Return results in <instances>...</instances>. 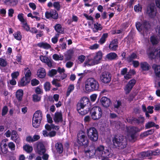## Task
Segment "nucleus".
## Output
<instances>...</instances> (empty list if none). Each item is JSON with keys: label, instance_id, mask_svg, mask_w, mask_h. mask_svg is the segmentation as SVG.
Segmentation results:
<instances>
[{"label": "nucleus", "instance_id": "1", "mask_svg": "<svg viewBox=\"0 0 160 160\" xmlns=\"http://www.w3.org/2000/svg\"><path fill=\"white\" fill-rule=\"evenodd\" d=\"M113 145L119 149L126 148L127 145L126 138L122 136L117 135L112 139Z\"/></svg>", "mask_w": 160, "mask_h": 160}, {"label": "nucleus", "instance_id": "2", "mask_svg": "<svg viewBox=\"0 0 160 160\" xmlns=\"http://www.w3.org/2000/svg\"><path fill=\"white\" fill-rule=\"evenodd\" d=\"M95 154L101 157L102 160H109V158L112 156L110 152L108 149H105L104 147L100 145L95 150Z\"/></svg>", "mask_w": 160, "mask_h": 160}, {"label": "nucleus", "instance_id": "3", "mask_svg": "<svg viewBox=\"0 0 160 160\" xmlns=\"http://www.w3.org/2000/svg\"><path fill=\"white\" fill-rule=\"evenodd\" d=\"M98 82L93 78H90L85 82V88L87 91L92 92L98 90L99 88Z\"/></svg>", "mask_w": 160, "mask_h": 160}, {"label": "nucleus", "instance_id": "4", "mask_svg": "<svg viewBox=\"0 0 160 160\" xmlns=\"http://www.w3.org/2000/svg\"><path fill=\"white\" fill-rule=\"evenodd\" d=\"M77 142L80 146L87 147L88 143V139L85 133L82 131H80L78 134Z\"/></svg>", "mask_w": 160, "mask_h": 160}, {"label": "nucleus", "instance_id": "5", "mask_svg": "<svg viewBox=\"0 0 160 160\" xmlns=\"http://www.w3.org/2000/svg\"><path fill=\"white\" fill-rule=\"evenodd\" d=\"M42 113L40 111H36L34 114L32 124L33 126L35 128H38L40 126L42 119Z\"/></svg>", "mask_w": 160, "mask_h": 160}, {"label": "nucleus", "instance_id": "6", "mask_svg": "<svg viewBox=\"0 0 160 160\" xmlns=\"http://www.w3.org/2000/svg\"><path fill=\"white\" fill-rule=\"evenodd\" d=\"M90 112L92 118L94 120L99 119L101 118L102 114L101 109L98 106L93 107L91 109Z\"/></svg>", "mask_w": 160, "mask_h": 160}, {"label": "nucleus", "instance_id": "7", "mask_svg": "<svg viewBox=\"0 0 160 160\" xmlns=\"http://www.w3.org/2000/svg\"><path fill=\"white\" fill-rule=\"evenodd\" d=\"M102 53L101 51L97 52L93 59H90L88 62H84V64H88L89 66H93L98 64L100 63V61L102 59Z\"/></svg>", "mask_w": 160, "mask_h": 160}, {"label": "nucleus", "instance_id": "8", "mask_svg": "<svg viewBox=\"0 0 160 160\" xmlns=\"http://www.w3.org/2000/svg\"><path fill=\"white\" fill-rule=\"evenodd\" d=\"M87 134L88 138L92 141H96L98 138L97 130L94 127H91L87 130Z\"/></svg>", "mask_w": 160, "mask_h": 160}, {"label": "nucleus", "instance_id": "9", "mask_svg": "<svg viewBox=\"0 0 160 160\" xmlns=\"http://www.w3.org/2000/svg\"><path fill=\"white\" fill-rule=\"evenodd\" d=\"M111 77V74L110 72L104 71L102 72L100 75V80L102 82L104 83H108L110 82Z\"/></svg>", "mask_w": 160, "mask_h": 160}, {"label": "nucleus", "instance_id": "10", "mask_svg": "<svg viewBox=\"0 0 160 160\" xmlns=\"http://www.w3.org/2000/svg\"><path fill=\"white\" fill-rule=\"evenodd\" d=\"M137 129V128L135 127L129 128L128 129V138L129 140L131 142H134L136 139L135 134Z\"/></svg>", "mask_w": 160, "mask_h": 160}, {"label": "nucleus", "instance_id": "11", "mask_svg": "<svg viewBox=\"0 0 160 160\" xmlns=\"http://www.w3.org/2000/svg\"><path fill=\"white\" fill-rule=\"evenodd\" d=\"M147 13L151 18H154L156 16V12L154 3H151L148 6Z\"/></svg>", "mask_w": 160, "mask_h": 160}, {"label": "nucleus", "instance_id": "12", "mask_svg": "<svg viewBox=\"0 0 160 160\" xmlns=\"http://www.w3.org/2000/svg\"><path fill=\"white\" fill-rule=\"evenodd\" d=\"M136 82V81L134 79H132L129 82L124 89L126 94H128L130 92Z\"/></svg>", "mask_w": 160, "mask_h": 160}, {"label": "nucleus", "instance_id": "13", "mask_svg": "<svg viewBox=\"0 0 160 160\" xmlns=\"http://www.w3.org/2000/svg\"><path fill=\"white\" fill-rule=\"evenodd\" d=\"M36 150L37 152L40 155H42L45 153L46 150L44 144L41 142L37 143Z\"/></svg>", "mask_w": 160, "mask_h": 160}, {"label": "nucleus", "instance_id": "14", "mask_svg": "<svg viewBox=\"0 0 160 160\" xmlns=\"http://www.w3.org/2000/svg\"><path fill=\"white\" fill-rule=\"evenodd\" d=\"M100 102L102 105L106 108L108 107L111 104L110 100L105 97H103L101 98Z\"/></svg>", "mask_w": 160, "mask_h": 160}, {"label": "nucleus", "instance_id": "15", "mask_svg": "<svg viewBox=\"0 0 160 160\" xmlns=\"http://www.w3.org/2000/svg\"><path fill=\"white\" fill-rule=\"evenodd\" d=\"M40 59L42 62L46 63L49 67H52V61L48 57L41 55L40 56Z\"/></svg>", "mask_w": 160, "mask_h": 160}, {"label": "nucleus", "instance_id": "16", "mask_svg": "<svg viewBox=\"0 0 160 160\" xmlns=\"http://www.w3.org/2000/svg\"><path fill=\"white\" fill-rule=\"evenodd\" d=\"M54 122L56 123L61 122L62 121V114L61 112H57L55 113L54 116L53 117Z\"/></svg>", "mask_w": 160, "mask_h": 160}, {"label": "nucleus", "instance_id": "17", "mask_svg": "<svg viewBox=\"0 0 160 160\" xmlns=\"http://www.w3.org/2000/svg\"><path fill=\"white\" fill-rule=\"evenodd\" d=\"M152 68L156 77L160 78V65L154 64L153 65Z\"/></svg>", "mask_w": 160, "mask_h": 160}, {"label": "nucleus", "instance_id": "18", "mask_svg": "<svg viewBox=\"0 0 160 160\" xmlns=\"http://www.w3.org/2000/svg\"><path fill=\"white\" fill-rule=\"evenodd\" d=\"M140 65L142 71H148L150 68V65L146 62H141L140 63Z\"/></svg>", "mask_w": 160, "mask_h": 160}, {"label": "nucleus", "instance_id": "19", "mask_svg": "<svg viewBox=\"0 0 160 160\" xmlns=\"http://www.w3.org/2000/svg\"><path fill=\"white\" fill-rule=\"evenodd\" d=\"M30 82L28 79H27L24 77H23L20 81L18 83V85L20 87H23L27 85Z\"/></svg>", "mask_w": 160, "mask_h": 160}, {"label": "nucleus", "instance_id": "20", "mask_svg": "<svg viewBox=\"0 0 160 160\" xmlns=\"http://www.w3.org/2000/svg\"><path fill=\"white\" fill-rule=\"evenodd\" d=\"M73 50L71 49L68 50L66 53L65 54V59L66 61L70 60L73 53Z\"/></svg>", "mask_w": 160, "mask_h": 160}, {"label": "nucleus", "instance_id": "21", "mask_svg": "<svg viewBox=\"0 0 160 160\" xmlns=\"http://www.w3.org/2000/svg\"><path fill=\"white\" fill-rule=\"evenodd\" d=\"M37 73L38 77L40 78H44L46 74L45 70L43 68H40Z\"/></svg>", "mask_w": 160, "mask_h": 160}, {"label": "nucleus", "instance_id": "22", "mask_svg": "<svg viewBox=\"0 0 160 160\" xmlns=\"http://www.w3.org/2000/svg\"><path fill=\"white\" fill-rule=\"evenodd\" d=\"M55 147L57 152L59 153H62L63 151V148L62 144L60 142H57L55 145Z\"/></svg>", "mask_w": 160, "mask_h": 160}, {"label": "nucleus", "instance_id": "23", "mask_svg": "<svg viewBox=\"0 0 160 160\" xmlns=\"http://www.w3.org/2000/svg\"><path fill=\"white\" fill-rule=\"evenodd\" d=\"M23 95V91L22 89L18 90L16 92V97L19 101H21L22 100Z\"/></svg>", "mask_w": 160, "mask_h": 160}, {"label": "nucleus", "instance_id": "24", "mask_svg": "<svg viewBox=\"0 0 160 160\" xmlns=\"http://www.w3.org/2000/svg\"><path fill=\"white\" fill-rule=\"evenodd\" d=\"M106 58L108 60H112L115 59L118 57L117 54L114 52H110L106 56Z\"/></svg>", "mask_w": 160, "mask_h": 160}, {"label": "nucleus", "instance_id": "25", "mask_svg": "<svg viewBox=\"0 0 160 160\" xmlns=\"http://www.w3.org/2000/svg\"><path fill=\"white\" fill-rule=\"evenodd\" d=\"M37 45L40 48H43L45 49H48L51 48V46L49 44L43 42L38 43Z\"/></svg>", "mask_w": 160, "mask_h": 160}, {"label": "nucleus", "instance_id": "26", "mask_svg": "<svg viewBox=\"0 0 160 160\" xmlns=\"http://www.w3.org/2000/svg\"><path fill=\"white\" fill-rule=\"evenodd\" d=\"M1 149L2 153L4 154H6L8 152L7 144L6 143H4L3 144L2 143H1Z\"/></svg>", "mask_w": 160, "mask_h": 160}, {"label": "nucleus", "instance_id": "27", "mask_svg": "<svg viewBox=\"0 0 160 160\" xmlns=\"http://www.w3.org/2000/svg\"><path fill=\"white\" fill-rule=\"evenodd\" d=\"M79 102L85 107L89 102V100L88 98L84 97L82 98Z\"/></svg>", "mask_w": 160, "mask_h": 160}, {"label": "nucleus", "instance_id": "28", "mask_svg": "<svg viewBox=\"0 0 160 160\" xmlns=\"http://www.w3.org/2000/svg\"><path fill=\"white\" fill-rule=\"evenodd\" d=\"M5 3L11 6L16 5L18 3V0H5Z\"/></svg>", "mask_w": 160, "mask_h": 160}, {"label": "nucleus", "instance_id": "29", "mask_svg": "<svg viewBox=\"0 0 160 160\" xmlns=\"http://www.w3.org/2000/svg\"><path fill=\"white\" fill-rule=\"evenodd\" d=\"M115 40H113L110 43L109 48L112 50H115L118 48V45L116 43Z\"/></svg>", "mask_w": 160, "mask_h": 160}, {"label": "nucleus", "instance_id": "30", "mask_svg": "<svg viewBox=\"0 0 160 160\" xmlns=\"http://www.w3.org/2000/svg\"><path fill=\"white\" fill-rule=\"evenodd\" d=\"M137 57L138 56L136 53H133L129 56L127 58V60L129 62H131L133 61V59L137 58Z\"/></svg>", "mask_w": 160, "mask_h": 160}, {"label": "nucleus", "instance_id": "31", "mask_svg": "<svg viewBox=\"0 0 160 160\" xmlns=\"http://www.w3.org/2000/svg\"><path fill=\"white\" fill-rule=\"evenodd\" d=\"M23 149L28 153L31 152L33 150L32 146L29 145H26L23 146Z\"/></svg>", "mask_w": 160, "mask_h": 160}, {"label": "nucleus", "instance_id": "32", "mask_svg": "<svg viewBox=\"0 0 160 160\" xmlns=\"http://www.w3.org/2000/svg\"><path fill=\"white\" fill-rule=\"evenodd\" d=\"M108 34L107 33H104L99 40L98 42L101 44H102L105 42L106 39L108 38Z\"/></svg>", "mask_w": 160, "mask_h": 160}, {"label": "nucleus", "instance_id": "33", "mask_svg": "<svg viewBox=\"0 0 160 160\" xmlns=\"http://www.w3.org/2000/svg\"><path fill=\"white\" fill-rule=\"evenodd\" d=\"M159 40L156 37L152 36L150 37V41L153 45L157 44L159 42Z\"/></svg>", "mask_w": 160, "mask_h": 160}, {"label": "nucleus", "instance_id": "34", "mask_svg": "<svg viewBox=\"0 0 160 160\" xmlns=\"http://www.w3.org/2000/svg\"><path fill=\"white\" fill-rule=\"evenodd\" d=\"M53 58L55 60H62L63 59V56L61 55H58L55 54L52 56Z\"/></svg>", "mask_w": 160, "mask_h": 160}, {"label": "nucleus", "instance_id": "35", "mask_svg": "<svg viewBox=\"0 0 160 160\" xmlns=\"http://www.w3.org/2000/svg\"><path fill=\"white\" fill-rule=\"evenodd\" d=\"M51 18L55 19H57L58 17V13L55 10H52L51 11Z\"/></svg>", "mask_w": 160, "mask_h": 160}, {"label": "nucleus", "instance_id": "36", "mask_svg": "<svg viewBox=\"0 0 160 160\" xmlns=\"http://www.w3.org/2000/svg\"><path fill=\"white\" fill-rule=\"evenodd\" d=\"M60 75L58 76H57V80L58 81H61L64 79L65 78L67 77V75L64 73H62V74H59Z\"/></svg>", "mask_w": 160, "mask_h": 160}, {"label": "nucleus", "instance_id": "37", "mask_svg": "<svg viewBox=\"0 0 160 160\" xmlns=\"http://www.w3.org/2000/svg\"><path fill=\"white\" fill-rule=\"evenodd\" d=\"M56 31L59 33H62L63 31L61 25L59 24H57L54 27Z\"/></svg>", "mask_w": 160, "mask_h": 160}, {"label": "nucleus", "instance_id": "38", "mask_svg": "<svg viewBox=\"0 0 160 160\" xmlns=\"http://www.w3.org/2000/svg\"><path fill=\"white\" fill-rule=\"evenodd\" d=\"M142 26L143 30H145V31H147L150 27L149 23L147 21H145L143 22L142 24Z\"/></svg>", "mask_w": 160, "mask_h": 160}, {"label": "nucleus", "instance_id": "39", "mask_svg": "<svg viewBox=\"0 0 160 160\" xmlns=\"http://www.w3.org/2000/svg\"><path fill=\"white\" fill-rule=\"evenodd\" d=\"M57 73V71L56 69H52L48 72V75L50 77H52L56 75Z\"/></svg>", "mask_w": 160, "mask_h": 160}, {"label": "nucleus", "instance_id": "40", "mask_svg": "<svg viewBox=\"0 0 160 160\" xmlns=\"http://www.w3.org/2000/svg\"><path fill=\"white\" fill-rule=\"evenodd\" d=\"M142 7L141 5L138 4L134 6V10L135 12H138L139 11L141 12L142 11Z\"/></svg>", "mask_w": 160, "mask_h": 160}, {"label": "nucleus", "instance_id": "41", "mask_svg": "<svg viewBox=\"0 0 160 160\" xmlns=\"http://www.w3.org/2000/svg\"><path fill=\"white\" fill-rule=\"evenodd\" d=\"M136 26L137 29L139 32L143 30L142 24H141L140 22H137L136 23Z\"/></svg>", "mask_w": 160, "mask_h": 160}, {"label": "nucleus", "instance_id": "42", "mask_svg": "<svg viewBox=\"0 0 160 160\" xmlns=\"http://www.w3.org/2000/svg\"><path fill=\"white\" fill-rule=\"evenodd\" d=\"M155 123L153 122H150L146 123L145 125V128L147 129L150 128L155 125Z\"/></svg>", "mask_w": 160, "mask_h": 160}, {"label": "nucleus", "instance_id": "43", "mask_svg": "<svg viewBox=\"0 0 160 160\" xmlns=\"http://www.w3.org/2000/svg\"><path fill=\"white\" fill-rule=\"evenodd\" d=\"M41 100V97L37 94H34L33 95V100L34 102H38Z\"/></svg>", "mask_w": 160, "mask_h": 160}, {"label": "nucleus", "instance_id": "44", "mask_svg": "<svg viewBox=\"0 0 160 160\" xmlns=\"http://www.w3.org/2000/svg\"><path fill=\"white\" fill-rule=\"evenodd\" d=\"M15 38L17 40H20L21 39L22 36L19 32H17L16 33L13 34Z\"/></svg>", "mask_w": 160, "mask_h": 160}, {"label": "nucleus", "instance_id": "45", "mask_svg": "<svg viewBox=\"0 0 160 160\" xmlns=\"http://www.w3.org/2000/svg\"><path fill=\"white\" fill-rule=\"evenodd\" d=\"M74 89V86L73 85H70L68 87L67 92V96H68L71 92Z\"/></svg>", "mask_w": 160, "mask_h": 160}, {"label": "nucleus", "instance_id": "46", "mask_svg": "<svg viewBox=\"0 0 160 160\" xmlns=\"http://www.w3.org/2000/svg\"><path fill=\"white\" fill-rule=\"evenodd\" d=\"M7 61L3 59L0 58V66L2 67H5L7 65Z\"/></svg>", "mask_w": 160, "mask_h": 160}, {"label": "nucleus", "instance_id": "47", "mask_svg": "<svg viewBox=\"0 0 160 160\" xmlns=\"http://www.w3.org/2000/svg\"><path fill=\"white\" fill-rule=\"evenodd\" d=\"M89 108H88V110H84L83 111H82L81 110H77L78 112L80 114L82 115H84L86 114H87L88 111H89Z\"/></svg>", "mask_w": 160, "mask_h": 160}, {"label": "nucleus", "instance_id": "48", "mask_svg": "<svg viewBox=\"0 0 160 160\" xmlns=\"http://www.w3.org/2000/svg\"><path fill=\"white\" fill-rule=\"evenodd\" d=\"M8 109L6 106H4L2 110V116L5 115L8 112Z\"/></svg>", "mask_w": 160, "mask_h": 160}, {"label": "nucleus", "instance_id": "49", "mask_svg": "<svg viewBox=\"0 0 160 160\" xmlns=\"http://www.w3.org/2000/svg\"><path fill=\"white\" fill-rule=\"evenodd\" d=\"M44 88L46 91H49L50 88V84L48 82H46L44 85Z\"/></svg>", "mask_w": 160, "mask_h": 160}, {"label": "nucleus", "instance_id": "50", "mask_svg": "<svg viewBox=\"0 0 160 160\" xmlns=\"http://www.w3.org/2000/svg\"><path fill=\"white\" fill-rule=\"evenodd\" d=\"M85 107L79 101L77 104V110H81L83 109Z\"/></svg>", "mask_w": 160, "mask_h": 160}, {"label": "nucleus", "instance_id": "51", "mask_svg": "<svg viewBox=\"0 0 160 160\" xmlns=\"http://www.w3.org/2000/svg\"><path fill=\"white\" fill-rule=\"evenodd\" d=\"M94 27L96 31L101 30L102 29L101 25L100 24H98V23H96L94 24Z\"/></svg>", "mask_w": 160, "mask_h": 160}, {"label": "nucleus", "instance_id": "52", "mask_svg": "<svg viewBox=\"0 0 160 160\" xmlns=\"http://www.w3.org/2000/svg\"><path fill=\"white\" fill-rule=\"evenodd\" d=\"M39 83V81L36 79H33L31 81V84L33 86H36Z\"/></svg>", "mask_w": 160, "mask_h": 160}, {"label": "nucleus", "instance_id": "53", "mask_svg": "<svg viewBox=\"0 0 160 160\" xmlns=\"http://www.w3.org/2000/svg\"><path fill=\"white\" fill-rule=\"evenodd\" d=\"M53 6L58 11L60 9V5L58 2H55L53 3Z\"/></svg>", "mask_w": 160, "mask_h": 160}, {"label": "nucleus", "instance_id": "54", "mask_svg": "<svg viewBox=\"0 0 160 160\" xmlns=\"http://www.w3.org/2000/svg\"><path fill=\"white\" fill-rule=\"evenodd\" d=\"M54 124H51L49 125L48 124H46L45 126V128L48 131H51L52 128H54Z\"/></svg>", "mask_w": 160, "mask_h": 160}, {"label": "nucleus", "instance_id": "55", "mask_svg": "<svg viewBox=\"0 0 160 160\" xmlns=\"http://www.w3.org/2000/svg\"><path fill=\"white\" fill-rule=\"evenodd\" d=\"M19 75V72L18 71L15 72L11 74V76L13 79L17 78Z\"/></svg>", "mask_w": 160, "mask_h": 160}, {"label": "nucleus", "instance_id": "56", "mask_svg": "<svg viewBox=\"0 0 160 160\" xmlns=\"http://www.w3.org/2000/svg\"><path fill=\"white\" fill-rule=\"evenodd\" d=\"M59 36V34H57L52 39V42L53 43H56L58 41V38Z\"/></svg>", "mask_w": 160, "mask_h": 160}, {"label": "nucleus", "instance_id": "57", "mask_svg": "<svg viewBox=\"0 0 160 160\" xmlns=\"http://www.w3.org/2000/svg\"><path fill=\"white\" fill-rule=\"evenodd\" d=\"M121 105V102L118 101L115 102L114 104L115 108L118 109L120 106Z\"/></svg>", "mask_w": 160, "mask_h": 160}, {"label": "nucleus", "instance_id": "58", "mask_svg": "<svg viewBox=\"0 0 160 160\" xmlns=\"http://www.w3.org/2000/svg\"><path fill=\"white\" fill-rule=\"evenodd\" d=\"M9 148L11 149V150H14L15 149V145L12 142H10L8 144Z\"/></svg>", "mask_w": 160, "mask_h": 160}, {"label": "nucleus", "instance_id": "59", "mask_svg": "<svg viewBox=\"0 0 160 160\" xmlns=\"http://www.w3.org/2000/svg\"><path fill=\"white\" fill-rule=\"evenodd\" d=\"M31 74V71L29 69L27 71V72L26 73L25 75V77L24 78H27V79H29V80H30V76Z\"/></svg>", "mask_w": 160, "mask_h": 160}, {"label": "nucleus", "instance_id": "60", "mask_svg": "<svg viewBox=\"0 0 160 160\" xmlns=\"http://www.w3.org/2000/svg\"><path fill=\"white\" fill-rule=\"evenodd\" d=\"M78 59L81 63L83 62L86 58V57L83 55H80L78 57Z\"/></svg>", "mask_w": 160, "mask_h": 160}, {"label": "nucleus", "instance_id": "61", "mask_svg": "<svg viewBox=\"0 0 160 160\" xmlns=\"http://www.w3.org/2000/svg\"><path fill=\"white\" fill-rule=\"evenodd\" d=\"M57 72H58L59 74H62V73H64L65 70L63 68H61L60 67L58 68L57 70Z\"/></svg>", "mask_w": 160, "mask_h": 160}, {"label": "nucleus", "instance_id": "62", "mask_svg": "<svg viewBox=\"0 0 160 160\" xmlns=\"http://www.w3.org/2000/svg\"><path fill=\"white\" fill-rule=\"evenodd\" d=\"M152 156L158 155L160 153V150L159 149H157L155 151L152 150Z\"/></svg>", "mask_w": 160, "mask_h": 160}, {"label": "nucleus", "instance_id": "63", "mask_svg": "<svg viewBox=\"0 0 160 160\" xmlns=\"http://www.w3.org/2000/svg\"><path fill=\"white\" fill-rule=\"evenodd\" d=\"M122 123L120 122H115V126L117 129L120 128Z\"/></svg>", "mask_w": 160, "mask_h": 160}, {"label": "nucleus", "instance_id": "64", "mask_svg": "<svg viewBox=\"0 0 160 160\" xmlns=\"http://www.w3.org/2000/svg\"><path fill=\"white\" fill-rule=\"evenodd\" d=\"M118 116L115 113L113 112H111L110 113L109 118L111 119H115Z\"/></svg>", "mask_w": 160, "mask_h": 160}]
</instances>
